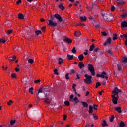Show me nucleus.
I'll list each match as a JSON object with an SVG mask.
<instances>
[{"label": "nucleus", "mask_w": 127, "mask_h": 127, "mask_svg": "<svg viewBox=\"0 0 127 127\" xmlns=\"http://www.w3.org/2000/svg\"><path fill=\"white\" fill-rule=\"evenodd\" d=\"M94 48H95L94 44H92V45H91L90 46L89 51H90V52L93 51L94 50Z\"/></svg>", "instance_id": "obj_22"}, {"label": "nucleus", "mask_w": 127, "mask_h": 127, "mask_svg": "<svg viewBox=\"0 0 127 127\" xmlns=\"http://www.w3.org/2000/svg\"><path fill=\"white\" fill-rule=\"evenodd\" d=\"M102 16L104 19L107 21H110L113 20L114 17L112 14L107 12L106 13H102Z\"/></svg>", "instance_id": "obj_3"}, {"label": "nucleus", "mask_w": 127, "mask_h": 127, "mask_svg": "<svg viewBox=\"0 0 127 127\" xmlns=\"http://www.w3.org/2000/svg\"><path fill=\"white\" fill-rule=\"evenodd\" d=\"M84 24H82V23H78V24H75V26H82V25H83Z\"/></svg>", "instance_id": "obj_61"}, {"label": "nucleus", "mask_w": 127, "mask_h": 127, "mask_svg": "<svg viewBox=\"0 0 127 127\" xmlns=\"http://www.w3.org/2000/svg\"><path fill=\"white\" fill-rule=\"evenodd\" d=\"M65 77L66 80H69V73H66L65 74Z\"/></svg>", "instance_id": "obj_46"}, {"label": "nucleus", "mask_w": 127, "mask_h": 127, "mask_svg": "<svg viewBox=\"0 0 127 127\" xmlns=\"http://www.w3.org/2000/svg\"><path fill=\"white\" fill-rule=\"evenodd\" d=\"M55 75H59V72H58V69H55L54 70Z\"/></svg>", "instance_id": "obj_45"}, {"label": "nucleus", "mask_w": 127, "mask_h": 127, "mask_svg": "<svg viewBox=\"0 0 127 127\" xmlns=\"http://www.w3.org/2000/svg\"><path fill=\"white\" fill-rule=\"evenodd\" d=\"M105 75H107L106 72L105 71H103L100 74V78H102V79H104L105 78Z\"/></svg>", "instance_id": "obj_21"}, {"label": "nucleus", "mask_w": 127, "mask_h": 127, "mask_svg": "<svg viewBox=\"0 0 127 127\" xmlns=\"http://www.w3.org/2000/svg\"><path fill=\"white\" fill-rule=\"evenodd\" d=\"M74 35L76 37H80L81 36L80 32L75 31Z\"/></svg>", "instance_id": "obj_26"}, {"label": "nucleus", "mask_w": 127, "mask_h": 127, "mask_svg": "<svg viewBox=\"0 0 127 127\" xmlns=\"http://www.w3.org/2000/svg\"><path fill=\"white\" fill-rule=\"evenodd\" d=\"M71 52H72L73 53V54H76V53H77V50L75 49V47H73L72 48V49L71 50Z\"/></svg>", "instance_id": "obj_37"}, {"label": "nucleus", "mask_w": 127, "mask_h": 127, "mask_svg": "<svg viewBox=\"0 0 127 127\" xmlns=\"http://www.w3.org/2000/svg\"><path fill=\"white\" fill-rule=\"evenodd\" d=\"M88 71H89V72H90L92 76L95 75L94 67L92 64H88Z\"/></svg>", "instance_id": "obj_5"}, {"label": "nucleus", "mask_w": 127, "mask_h": 127, "mask_svg": "<svg viewBox=\"0 0 127 127\" xmlns=\"http://www.w3.org/2000/svg\"><path fill=\"white\" fill-rule=\"evenodd\" d=\"M34 88L33 87H31L30 88H29V93H31L32 95L33 94V91Z\"/></svg>", "instance_id": "obj_39"}, {"label": "nucleus", "mask_w": 127, "mask_h": 127, "mask_svg": "<svg viewBox=\"0 0 127 127\" xmlns=\"http://www.w3.org/2000/svg\"><path fill=\"white\" fill-rule=\"evenodd\" d=\"M62 63H63V59L62 58H59L58 59V64L61 65Z\"/></svg>", "instance_id": "obj_25"}, {"label": "nucleus", "mask_w": 127, "mask_h": 127, "mask_svg": "<svg viewBox=\"0 0 127 127\" xmlns=\"http://www.w3.org/2000/svg\"><path fill=\"white\" fill-rule=\"evenodd\" d=\"M15 71H16V72H19L20 69L18 68H15Z\"/></svg>", "instance_id": "obj_63"}, {"label": "nucleus", "mask_w": 127, "mask_h": 127, "mask_svg": "<svg viewBox=\"0 0 127 127\" xmlns=\"http://www.w3.org/2000/svg\"><path fill=\"white\" fill-rule=\"evenodd\" d=\"M41 100H44V102H45L46 104H50V101L49 100V98L48 97L41 99Z\"/></svg>", "instance_id": "obj_15"}, {"label": "nucleus", "mask_w": 127, "mask_h": 127, "mask_svg": "<svg viewBox=\"0 0 127 127\" xmlns=\"http://www.w3.org/2000/svg\"><path fill=\"white\" fill-rule=\"evenodd\" d=\"M11 77H12V78H16V73H12L11 75Z\"/></svg>", "instance_id": "obj_53"}, {"label": "nucleus", "mask_w": 127, "mask_h": 127, "mask_svg": "<svg viewBox=\"0 0 127 127\" xmlns=\"http://www.w3.org/2000/svg\"><path fill=\"white\" fill-rule=\"evenodd\" d=\"M40 82H41L40 79H38L34 81V83H35L36 84H38V83H40Z\"/></svg>", "instance_id": "obj_57"}, {"label": "nucleus", "mask_w": 127, "mask_h": 127, "mask_svg": "<svg viewBox=\"0 0 127 127\" xmlns=\"http://www.w3.org/2000/svg\"><path fill=\"white\" fill-rule=\"evenodd\" d=\"M18 18H19L20 19H24V15L22 13H20V14H18Z\"/></svg>", "instance_id": "obj_19"}, {"label": "nucleus", "mask_w": 127, "mask_h": 127, "mask_svg": "<svg viewBox=\"0 0 127 127\" xmlns=\"http://www.w3.org/2000/svg\"><path fill=\"white\" fill-rule=\"evenodd\" d=\"M115 10V6H112L111 7V11H114Z\"/></svg>", "instance_id": "obj_62"}, {"label": "nucleus", "mask_w": 127, "mask_h": 127, "mask_svg": "<svg viewBox=\"0 0 127 127\" xmlns=\"http://www.w3.org/2000/svg\"><path fill=\"white\" fill-rule=\"evenodd\" d=\"M45 29H46V27L43 26L41 28V30H42V32H45Z\"/></svg>", "instance_id": "obj_54"}, {"label": "nucleus", "mask_w": 127, "mask_h": 127, "mask_svg": "<svg viewBox=\"0 0 127 127\" xmlns=\"http://www.w3.org/2000/svg\"><path fill=\"white\" fill-rule=\"evenodd\" d=\"M75 73V71L74 69H71L70 71V75H72V74H74Z\"/></svg>", "instance_id": "obj_43"}, {"label": "nucleus", "mask_w": 127, "mask_h": 127, "mask_svg": "<svg viewBox=\"0 0 127 127\" xmlns=\"http://www.w3.org/2000/svg\"><path fill=\"white\" fill-rule=\"evenodd\" d=\"M118 38L117 35L116 34H113V40H115Z\"/></svg>", "instance_id": "obj_40"}, {"label": "nucleus", "mask_w": 127, "mask_h": 127, "mask_svg": "<svg viewBox=\"0 0 127 127\" xmlns=\"http://www.w3.org/2000/svg\"><path fill=\"white\" fill-rule=\"evenodd\" d=\"M16 57L15 56H14V57H9V61H15Z\"/></svg>", "instance_id": "obj_24"}, {"label": "nucleus", "mask_w": 127, "mask_h": 127, "mask_svg": "<svg viewBox=\"0 0 127 127\" xmlns=\"http://www.w3.org/2000/svg\"><path fill=\"white\" fill-rule=\"evenodd\" d=\"M121 92V90L119 89L117 87H115L112 91V93L114 94L112 96V97L113 98L112 103L114 105H117L118 104V101L119 99L118 94Z\"/></svg>", "instance_id": "obj_2"}, {"label": "nucleus", "mask_w": 127, "mask_h": 127, "mask_svg": "<svg viewBox=\"0 0 127 127\" xmlns=\"http://www.w3.org/2000/svg\"><path fill=\"white\" fill-rule=\"evenodd\" d=\"M16 123V120H11L10 121V124L11 126H13Z\"/></svg>", "instance_id": "obj_30"}, {"label": "nucleus", "mask_w": 127, "mask_h": 127, "mask_svg": "<svg viewBox=\"0 0 127 127\" xmlns=\"http://www.w3.org/2000/svg\"><path fill=\"white\" fill-rule=\"evenodd\" d=\"M22 2V1L21 0H19L18 1H17V4L19 5L20 3H21Z\"/></svg>", "instance_id": "obj_60"}, {"label": "nucleus", "mask_w": 127, "mask_h": 127, "mask_svg": "<svg viewBox=\"0 0 127 127\" xmlns=\"http://www.w3.org/2000/svg\"><path fill=\"white\" fill-rule=\"evenodd\" d=\"M114 109L119 114L122 113L121 107H115Z\"/></svg>", "instance_id": "obj_12"}, {"label": "nucleus", "mask_w": 127, "mask_h": 127, "mask_svg": "<svg viewBox=\"0 0 127 127\" xmlns=\"http://www.w3.org/2000/svg\"><path fill=\"white\" fill-rule=\"evenodd\" d=\"M49 88V86H46L45 88H42V90L44 92V95L45 96V97H47V95L45 93V92H49V91L48 90Z\"/></svg>", "instance_id": "obj_8"}, {"label": "nucleus", "mask_w": 127, "mask_h": 127, "mask_svg": "<svg viewBox=\"0 0 127 127\" xmlns=\"http://www.w3.org/2000/svg\"><path fill=\"white\" fill-rule=\"evenodd\" d=\"M102 126L103 127H105L106 126H108V125L107 124V122L106 121V120H103V122L102 123Z\"/></svg>", "instance_id": "obj_23"}, {"label": "nucleus", "mask_w": 127, "mask_h": 127, "mask_svg": "<svg viewBox=\"0 0 127 127\" xmlns=\"http://www.w3.org/2000/svg\"><path fill=\"white\" fill-rule=\"evenodd\" d=\"M13 31V30H8V31H7V34H8V35H10V34L12 33Z\"/></svg>", "instance_id": "obj_51"}, {"label": "nucleus", "mask_w": 127, "mask_h": 127, "mask_svg": "<svg viewBox=\"0 0 127 127\" xmlns=\"http://www.w3.org/2000/svg\"><path fill=\"white\" fill-rule=\"evenodd\" d=\"M72 101H74L76 103H77L80 102L79 100H78V98L77 97H75L73 99Z\"/></svg>", "instance_id": "obj_31"}, {"label": "nucleus", "mask_w": 127, "mask_h": 127, "mask_svg": "<svg viewBox=\"0 0 127 127\" xmlns=\"http://www.w3.org/2000/svg\"><path fill=\"white\" fill-rule=\"evenodd\" d=\"M28 63H30V64H33L34 63V60H33L32 59H29L28 60Z\"/></svg>", "instance_id": "obj_38"}, {"label": "nucleus", "mask_w": 127, "mask_h": 127, "mask_svg": "<svg viewBox=\"0 0 127 127\" xmlns=\"http://www.w3.org/2000/svg\"><path fill=\"white\" fill-rule=\"evenodd\" d=\"M111 41H112L111 38L109 37L107 39L106 41L104 43V46H106V45H107L108 44L111 43Z\"/></svg>", "instance_id": "obj_10"}, {"label": "nucleus", "mask_w": 127, "mask_h": 127, "mask_svg": "<svg viewBox=\"0 0 127 127\" xmlns=\"http://www.w3.org/2000/svg\"><path fill=\"white\" fill-rule=\"evenodd\" d=\"M127 16V13H124L123 15H121V17L123 18H125Z\"/></svg>", "instance_id": "obj_48"}, {"label": "nucleus", "mask_w": 127, "mask_h": 127, "mask_svg": "<svg viewBox=\"0 0 127 127\" xmlns=\"http://www.w3.org/2000/svg\"><path fill=\"white\" fill-rule=\"evenodd\" d=\"M125 45L126 47L127 48V39H126L125 41Z\"/></svg>", "instance_id": "obj_64"}, {"label": "nucleus", "mask_w": 127, "mask_h": 127, "mask_svg": "<svg viewBox=\"0 0 127 127\" xmlns=\"http://www.w3.org/2000/svg\"><path fill=\"white\" fill-rule=\"evenodd\" d=\"M102 35L104 36H106L107 35V33L105 31L101 32Z\"/></svg>", "instance_id": "obj_49"}, {"label": "nucleus", "mask_w": 127, "mask_h": 127, "mask_svg": "<svg viewBox=\"0 0 127 127\" xmlns=\"http://www.w3.org/2000/svg\"><path fill=\"white\" fill-rule=\"evenodd\" d=\"M101 84L100 82H98L96 83L95 88L97 89L99 87L101 86Z\"/></svg>", "instance_id": "obj_36"}, {"label": "nucleus", "mask_w": 127, "mask_h": 127, "mask_svg": "<svg viewBox=\"0 0 127 127\" xmlns=\"http://www.w3.org/2000/svg\"><path fill=\"white\" fill-rule=\"evenodd\" d=\"M93 117L95 120H97L98 119V116L95 115V114H92Z\"/></svg>", "instance_id": "obj_35"}, {"label": "nucleus", "mask_w": 127, "mask_h": 127, "mask_svg": "<svg viewBox=\"0 0 127 127\" xmlns=\"http://www.w3.org/2000/svg\"><path fill=\"white\" fill-rule=\"evenodd\" d=\"M115 118V117L114 116H111L110 117V122H113V121H114V119Z\"/></svg>", "instance_id": "obj_44"}, {"label": "nucleus", "mask_w": 127, "mask_h": 127, "mask_svg": "<svg viewBox=\"0 0 127 127\" xmlns=\"http://www.w3.org/2000/svg\"><path fill=\"white\" fill-rule=\"evenodd\" d=\"M78 67H79V69H82L85 67V65L82 62H80L78 65Z\"/></svg>", "instance_id": "obj_11"}, {"label": "nucleus", "mask_w": 127, "mask_h": 127, "mask_svg": "<svg viewBox=\"0 0 127 127\" xmlns=\"http://www.w3.org/2000/svg\"><path fill=\"white\" fill-rule=\"evenodd\" d=\"M117 68L118 71H121L122 70V66L120 64H117Z\"/></svg>", "instance_id": "obj_41"}, {"label": "nucleus", "mask_w": 127, "mask_h": 127, "mask_svg": "<svg viewBox=\"0 0 127 127\" xmlns=\"http://www.w3.org/2000/svg\"><path fill=\"white\" fill-rule=\"evenodd\" d=\"M98 105H96V104H94L93 105V109H94L95 110H97V107Z\"/></svg>", "instance_id": "obj_55"}, {"label": "nucleus", "mask_w": 127, "mask_h": 127, "mask_svg": "<svg viewBox=\"0 0 127 127\" xmlns=\"http://www.w3.org/2000/svg\"><path fill=\"white\" fill-rule=\"evenodd\" d=\"M121 28L127 27V22L126 21H123L121 23Z\"/></svg>", "instance_id": "obj_9"}, {"label": "nucleus", "mask_w": 127, "mask_h": 127, "mask_svg": "<svg viewBox=\"0 0 127 127\" xmlns=\"http://www.w3.org/2000/svg\"><path fill=\"white\" fill-rule=\"evenodd\" d=\"M122 62H124V63H127V57H124L122 58Z\"/></svg>", "instance_id": "obj_29"}, {"label": "nucleus", "mask_w": 127, "mask_h": 127, "mask_svg": "<svg viewBox=\"0 0 127 127\" xmlns=\"http://www.w3.org/2000/svg\"><path fill=\"white\" fill-rule=\"evenodd\" d=\"M118 5H123L125 3V1L123 0H117Z\"/></svg>", "instance_id": "obj_17"}, {"label": "nucleus", "mask_w": 127, "mask_h": 127, "mask_svg": "<svg viewBox=\"0 0 127 127\" xmlns=\"http://www.w3.org/2000/svg\"><path fill=\"white\" fill-rule=\"evenodd\" d=\"M120 127H125V124L123 121H121L119 125Z\"/></svg>", "instance_id": "obj_28"}, {"label": "nucleus", "mask_w": 127, "mask_h": 127, "mask_svg": "<svg viewBox=\"0 0 127 127\" xmlns=\"http://www.w3.org/2000/svg\"><path fill=\"white\" fill-rule=\"evenodd\" d=\"M67 57L69 60H72L73 58V55H67Z\"/></svg>", "instance_id": "obj_32"}, {"label": "nucleus", "mask_w": 127, "mask_h": 127, "mask_svg": "<svg viewBox=\"0 0 127 127\" xmlns=\"http://www.w3.org/2000/svg\"><path fill=\"white\" fill-rule=\"evenodd\" d=\"M76 86V84L73 83V84H72V89H73V91H75L76 89H75V87Z\"/></svg>", "instance_id": "obj_47"}, {"label": "nucleus", "mask_w": 127, "mask_h": 127, "mask_svg": "<svg viewBox=\"0 0 127 127\" xmlns=\"http://www.w3.org/2000/svg\"><path fill=\"white\" fill-rule=\"evenodd\" d=\"M63 40L64 41H65V42H66L68 43H71L72 42V40L71 39H69V38L66 37H63Z\"/></svg>", "instance_id": "obj_7"}, {"label": "nucleus", "mask_w": 127, "mask_h": 127, "mask_svg": "<svg viewBox=\"0 0 127 127\" xmlns=\"http://www.w3.org/2000/svg\"><path fill=\"white\" fill-rule=\"evenodd\" d=\"M64 104L65 106H70V102L68 101H65L64 102Z\"/></svg>", "instance_id": "obj_33"}, {"label": "nucleus", "mask_w": 127, "mask_h": 127, "mask_svg": "<svg viewBox=\"0 0 127 127\" xmlns=\"http://www.w3.org/2000/svg\"><path fill=\"white\" fill-rule=\"evenodd\" d=\"M74 98V95L71 94L69 97V101H73V99Z\"/></svg>", "instance_id": "obj_42"}, {"label": "nucleus", "mask_w": 127, "mask_h": 127, "mask_svg": "<svg viewBox=\"0 0 127 127\" xmlns=\"http://www.w3.org/2000/svg\"><path fill=\"white\" fill-rule=\"evenodd\" d=\"M119 37L121 38V39H124L125 38L126 40H127V33L126 34L122 33L121 35H120Z\"/></svg>", "instance_id": "obj_13"}, {"label": "nucleus", "mask_w": 127, "mask_h": 127, "mask_svg": "<svg viewBox=\"0 0 127 127\" xmlns=\"http://www.w3.org/2000/svg\"><path fill=\"white\" fill-rule=\"evenodd\" d=\"M35 34L37 36H38L40 34H42L41 31L40 30H38L37 31H35Z\"/></svg>", "instance_id": "obj_34"}, {"label": "nucleus", "mask_w": 127, "mask_h": 127, "mask_svg": "<svg viewBox=\"0 0 127 127\" xmlns=\"http://www.w3.org/2000/svg\"><path fill=\"white\" fill-rule=\"evenodd\" d=\"M13 103V101L10 100V101H9V102H7V104L9 106H11V104H12Z\"/></svg>", "instance_id": "obj_50"}, {"label": "nucleus", "mask_w": 127, "mask_h": 127, "mask_svg": "<svg viewBox=\"0 0 127 127\" xmlns=\"http://www.w3.org/2000/svg\"><path fill=\"white\" fill-rule=\"evenodd\" d=\"M85 78L84 82L86 84H91L92 83V76L91 75H89L88 74L84 75Z\"/></svg>", "instance_id": "obj_4"}, {"label": "nucleus", "mask_w": 127, "mask_h": 127, "mask_svg": "<svg viewBox=\"0 0 127 127\" xmlns=\"http://www.w3.org/2000/svg\"><path fill=\"white\" fill-rule=\"evenodd\" d=\"M98 50H100L99 48H96L94 49V52H98Z\"/></svg>", "instance_id": "obj_56"}, {"label": "nucleus", "mask_w": 127, "mask_h": 127, "mask_svg": "<svg viewBox=\"0 0 127 127\" xmlns=\"http://www.w3.org/2000/svg\"><path fill=\"white\" fill-rule=\"evenodd\" d=\"M59 8H60L62 10H64L65 9L64 6L63 5L62 3H60L58 5Z\"/></svg>", "instance_id": "obj_20"}, {"label": "nucleus", "mask_w": 127, "mask_h": 127, "mask_svg": "<svg viewBox=\"0 0 127 127\" xmlns=\"http://www.w3.org/2000/svg\"><path fill=\"white\" fill-rule=\"evenodd\" d=\"M84 55L83 54H81L78 56V58L79 61H82L84 59Z\"/></svg>", "instance_id": "obj_18"}, {"label": "nucleus", "mask_w": 127, "mask_h": 127, "mask_svg": "<svg viewBox=\"0 0 127 127\" xmlns=\"http://www.w3.org/2000/svg\"><path fill=\"white\" fill-rule=\"evenodd\" d=\"M94 26L96 28H101V27L99 24L95 25Z\"/></svg>", "instance_id": "obj_59"}, {"label": "nucleus", "mask_w": 127, "mask_h": 127, "mask_svg": "<svg viewBox=\"0 0 127 127\" xmlns=\"http://www.w3.org/2000/svg\"><path fill=\"white\" fill-rule=\"evenodd\" d=\"M107 52H108V54H110V55H111V54H112V53H113V52L110 50H108L107 51Z\"/></svg>", "instance_id": "obj_58"}, {"label": "nucleus", "mask_w": 127, "mask_h": 127, "mask_svg": "<svg viewBox=\"0 0 127 127\" xmlns=\"http://www.w3.org/2000/svg\"><path fill=\"white\" fill-rule=\"evenodd\" d=\"M88 113L89 114H91L93 112V107L92 105H89Z\"/></svg>", "instance_id": "obj_14"}, {"label": "nucleus", "mask_w": 127, "mask_h": 127, "mask_svg": "<svg viewBox=\"0 0 127 127\" xmlns=\"http://www.w3.org/2000/svg\"><path fill=\"white\" fill-rule=\"evenodd\" d=\"M80 19L82 21H87V18L86 16H81L80 17Z\"/></svg>", "instance_id": "obj_27"}, {"label": "nucleus", "mask_w": 127, "mask_h": 127, "mask_svg": "<svg viewBox=\"0 0 127 127\" xmlns=\"http://www.w3.org/2000/svg\"><path fill=\"white\" fill-rule=\"evenodd\" d=\"M81 103L82 104V106L84 107V108H87L88 107V104L87 102L81 101Z\"/></svg>", "instance_id": "obj_16"}, {"label": "nucleus", "mask_w": 127, "mask_h": 127, "mask_svg": "<svg viewBox=\"0 0 127 127\" xmlns=\"http://www.w3.org/2000/svg\"><path fill=\"white\" fill-rule=\"evenodd\" d=\"M0 42H2L3 43H5L6 42V41L2 38H1L0 39Z\"/></svg>", "instance_id": "obj_52"}, {"label": "nucleus", "mask_w": 127, "mask_h": 127, "mask_svg": "<svg viewBox=\"0 0 127 127\" xmlns=\"http://www.w3.org/2000/svg\"><path fill=\"white\" fill-rule=\"evenodd\" d=\"M42 93H44V92L43 91V88H40L38 90V93L36 95V97L37 98H38V99H40V97H41V94Z\"/></svg>", "instance_id": "obj_6"}, {"label": "nucleus", "mask_w": 127, "mask_h": 127, "mask_svg": "<svg viewBox=\"0 0 127 127\" xmlns=\"http://www.w3.org/2000/svg\"><path fill=\"white\" fill-rule=\"evenodd\" d=\"M52 20H48V25L52 27H57L58 26V23L54 22L53 20H55V18L58 19L60 22L63 21L62 17L58 14H56L53 16L51 17Z\"/></svg>", "instance_id": "obj_1"}]
</instances>
